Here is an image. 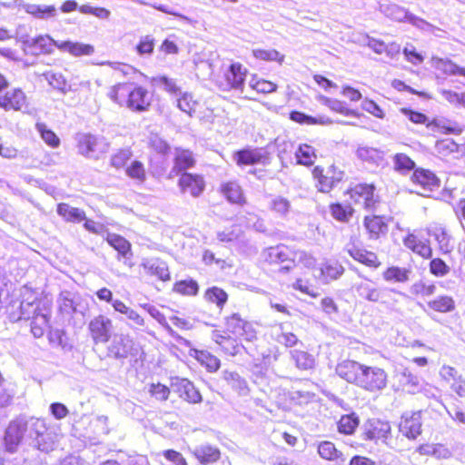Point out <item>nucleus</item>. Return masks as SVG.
Masks as SVG:
<instances>
[{"label": "nucleus", "instance_id": "obj_1", "mask_svg": "<svg viewBox=\"0 0 465 465\" xmlns=\"http://www.w3.org/2000/svg\"><path fill=\"white\" fill-rule=\"evenodd\" d=\"M108 97L120 106H126L134 112L147 111L152 100L144 87L134 83H121L112 86Z\"/></svg>", "mask_w": 465, "mask_h": 465}, {"label": "nucleus", "instance_id": "obj_2", "mask_svg": "<svg viewBox=\"0 0 465 465\" xmlns=\"http://www.w3.org/2000/svg\"><path fill=\"white\" fill-rule=\"evenodd\" d=\"M23 300L20 304V319L32 318L31 331L35 337L40 338L48 328L49 308L45 304L41 307L37 295L31 289L25 287L22 292Z\"/></svg>", "mask_w": 465, "mask_h": 465}, {"label": "nucleus", "instance_id": "obj_3", "mask_svg": "<svg viewBox=\"0 0 465 465\" xmlns=\"http://www.w3.org/2000/svg\"><path fill=\"white\" fill-rule=\"evenodd\" d=\"M29 439L34 445L43 452L52 451L58 440V434L54 430L48 428L42 419L29 418Z\"/></svg>", "mask_w": 465, "mask_h": 465}, {"label": "nucleus", "instance_id": "obj_4", "mask_svg": "<svg viewBox=\"0 0 465 465\" xmlns=\"http://www.w3.org/2000/svg\"><path fill=\"white\" fill-rule=\"evenodd\" d=\"M386 385L387 374L383 369L374 366H362L357 386L374 392L381 391Z\"/></svg>", "mask_w": 465, "mask_h": 465}, {"label": "nucleus", "instance_id": "obj_5", "mask_svg": "<svg viewBox=\"0 0 465 465\" xmlns=\"http://www.w3.org/2000/svg\"><path fill=\"white\" fill-rule=\"evenodd\" d=\"M29 419L18 418L12 420L5 430V446L9 452H15L24 436L29 438Z\"/></svg>", "mask_w": 465, "mask_h": 465}, {"label": "nucleus", "instance_id": "obj_6", "mask_svg": "<svg viewBox=\"0 0 465 465\" xmlns=\"http://www.w3.org/2000/svg\"><path fill=\"white\" fill-rule=\"evenodd\" d=\"M0 107L5 111H20L24 114L33 113L25 93L20 88H13L0 95Z\"/></svg>", "mask_w": 465, "mask_h": 465}, {"label": "nucleus", "instance_id": "obj_7", "mask_svg": "<svg viewBox=\"0 0 465 465\" xmlns=\"http://www.w3.org/2000/svg\"><path fill=\"white\" fill-rule=\"evenodd\" d=\"M113 329V321L103 314L94 317L88 323V331L94 344L108 342Z\"/></svg>", "mask_w": 465, "mask_h": 465}, {"label": "nucleus", "instance_id": "obj_8", "mask_svg": "<svg viewBox=\"0 0 465 465\" xmlns=\"http://www.w3.org/2000/svg\"><path fill=\"white\" fill-rule=\"evenodd\" d=\"M79 153L86 157H97L106 151L107 145L102 138L90 134H79L76 137Z\"/></svg>", "mask_w": 465, "mask_h": 465}, {"label": "nucleus", "instance_id": "obj_9", "mask_svg": "<svg viewBox=\"0 0 465 465\" xmlns=\"http://www.w3.org/2000/svg\"><path fill=\"white\" fill-rule=\"evenodd\" d=\"M226 329L229 332L246 341H252L256 339V330L252 324L242 320L237 313H233L226 319Z\"/></svg>", "mask_w": 465, "mask_h": 465}, {"label": "nucleus", "instance_id": "obj_10", "mask_svg": "<svg viewBox=\"0 0 465 465\" xmlns=\"http://www.w3.org/2000/svg\"><path fill=\"white\" fill-rule=\"evenodd\" d=\"M246 76V69L239 63L232 64L224 72V81L220 83V87L226 91L231 89L242 91Z\"/></svg>", "mask_w": 465, "mask_h": 465}, {"label": "nucleus", "instance_id": "obj_11", "mask_svg": "<svg viewBox=\"0 0 465 465\" xmlns=\"http://www.w3.org/2000/svg\"><path fill=\"white\" fill-rule=\"evenodd\" d=\"M178 185L183 193H189L196 198L204 191L205 182L201 175L184 173L180 177Z\"/></svg>", "mask_w": 465, "mask_h": 465}, {"label": "nucleus", "instance_id": "obj_12", "mask_svg": "<svg viewBox=\"0 0 465 465\" xmlns=\"http://www.w3.org/2000/svg\"><path fill=\"white\" fill-rule=\"evenodd\" d=\"M399 428L400 431L408 439H416L421 432L420 412L403 414Z\"/></svg>", "mask_w": 465, "mask_h": 465}, {"label": "nucleus", "instance_id": "obj_13", "mask_svg": "<svg viewBox=\"0 0 465 465\" xmlns=\"http://www.w3.org/2000/svg\"><path fill=\"white\" fill-rule=\"evenodd\" d=\"M133 345V339L129 335L115 334L108 346V354L116 359L126 358L132 351Z\"/></svg>", "mask_w": 465, "mask_h": 465}, {"label": "nucleus", "instance_id": "obj_14", "mask_svg": "<svg viewBox=\"0 0 465 465\" xmlns=\"http://www.w3.org/2000/svg\"><path fill=\"white\" fill-rule=\"evenodd\" d=\"M351 199L355 204L364 208L374 205V187L371 184H357L349 191Z\"/></svg>", "mask_w": 465, "mask_h": 465}, {"label": "nucleus", "instance_id": "obj_15", "mask_svg": "<svg viewBox=\"0 0 465 465\" xmlns=\"http://www.w3.org/2000/svg\"><path fill=\"white\" fill-rule=\"evenodd\" d=\"M391 433V425L381 420H370L364 425L365 440H386Z\"/></svg>", "mask_w": 465, "mask_h": 465}, {"label": "nucleus", "instance_id": "obj_16", "mask_svg": "<svg viewBox=\"0 0 465 465\" xmlns=\"http://www.w3.org/2000/svg\"><path fill=\"white\" fill-rule=\"evenodd\" d=\"M429 234L432 236L438 243L439 250L446 254L454 249V240L448 231L441 225L435 224L429 228Z\"/></svg>", "mask_w": 465, "mask_h": 465}, {"label": "nucleus", "instance_id": "obj_17", "mask_svg": "<svg viewBox=\"0 0 465 465\" xmlns=\"http://www.w3.org/2000/svg\"><path fill=\"white\" fill-rule=\"evenodd\" d=\"M363 364L354 361H343L336 367V373L351 383L358 384Z\"/></svg>", "mask_w": 465, "mask_h": 465}, {"label": "nucleus", "instance_id": "obj_18", "mask_svg": "<svg viewBox=\"0 0 465 465\" xmlns=\"http://www.w3.org/2000/svg\"><path fill=\"white\" fill-rule=\"evenodd\" d=\"M146 273L155 276L161 281L170 280V272L166 262L158 258L144 259L142 262Z\"/></svg>", "mask_w": 465, "mask_h": 465}, {"label": "nucleus", "instance_id": "obj_19", "mask_svg": "<svg viewBox=\"0 0 465 465\" xmlns=\"http://www.w3.org/2000/svg\"><path fill=\"white\" fill-rule=\"evenodd\" d=\"M358 294L372 302H386L385 297H386V292L382 289L377 288L372 282H361L357 288Z\"/></svg>", "mask_w": 465, "mask_h": 465}, {"label": "nucleus", "instance_id": "obj_20", "mask_svg": "<svg viewBox=\"0 0 465 465\" xmlns=\"http://www.w3.org/2000/svg\"><path fill=\"white\" fill-rule=\"evenodd\" d=\"M412 180L415 183L420 185L425 192H431L438 189L440 186V180L437 176L429 170L417 169L415 170Z\"/></svg>", "mask_w": 465, "mask_h": 465}, {"label": "nucleus", "instance_id": "obj_21", "mask_svg": "<svg viewBox=\"0 0 465 465\" xmlns=\"http://www.w3.org/2000/svg\"><path fill=\"white\" fill-rule=\"evenodd\" d=\"M173 386L177 388L180 396L185 401L191 403H198L202 401L200 392L189 380L176 378L175 381L173 382Z\"/></svg>", "mask_w": 465, "mask_h": 465}, {"label": "nucleus", "instance_id": "obj_22", "mask_svg": "<svg viewBox=\"0 0 465 465\" xmlns=\"http://www.w3.org/2000/svg\"><path fill=\"white\" fill-rule=\"evenodd\" d=\"M318 453L323 460L333 462L335 465H343L345 457L342 452L336 449L335 445L328 440H324L318 445Z\"/></svg>", "mask_w": 465, "mask_h": 465}, {"label": "nucleus", "instance_id": "obj_23", "mask_svg": "<svg viewBox=\"0 0 465 465\" xmlns=\"http://www.w3.org/2000/svg\"><path fill=\"white\" fill-rule=\"evenodd\" d=\"M57 48L62 52L69 53L74 57L92 55L94 53V45L73 41H63L57 45Z\"/></svg>", "mask_w": 465, "mask_h": 465}, {"label": "nucleus", "instance_id": "obj_24", "mask_svg": "<svg viewBox=\"0 0 465 465\" xmlns=\"http://www.w3.org/2000/svg\"><path fill=\"white\" fill-rule=\"evenodd\" d=\"M292 253L287 246L277 245L265 249L262 256L269 263H282L291 260Z\"/></svg>", "mask_w": 465, "mask_h": 465}, {"label": "nucleus", "instance_id": "obj_25", "mask_svg": "<svg viewBox=\"0 0 465 465\" xmlns=\"http://www.w3.org/2000/svg\"><path fill=\"white\" fill-rule=\"evenodd\" d=\"M113 308L115 312L126 316L130 321L129 325L133 328H143L145 325L144 319L134 309L128 307L124 302L116 299L113 302Z\"/></svg>", "mask_w": 465, "mask_h": 465}, {"label": "nucleus", "instance_id": "obj_26", "mask_svg": "<svg viewBox=\"0 0 465 465\" xmlns=\"http://www.w3.org/2000/svg\"><path fill=\"white\" fill-rule=\"evenodd\" d=\"M379 10L385 16L396 22H406L410 15V12L404 7L387 1L380 3Z\"/></svg>", "mask_w": 465, "mask_h": 465}, {"label": "nucleus", "instance_id": "obj_27", "mask_svg": "<svg viewBox=\"0 0 465 465\" xmlns=\"http://www.w3.org/2000/svg\"><path fill=\"white\" fill-rule=\"evenodd\" d=\"M193 454L202 464L213 463L220 459L221 455L218 448L209 444L195 447Z\"/></svg>", "mask_w": 465, "mask_h": 465}, {"label": "nucleus", "instance_id": "obj_28", "mask_svg": "<svg viewBox=\"0 0 465 465\" xmlns=\"http://www.w3.org/2000/svg\"><path fill=\"white\" fill-rule=\"evenodd\" d=\"M221 193L231 203L237 204L245 203L242 187L235 181L225 182L221 184Z\"/></svg>", "mask_w": 465, "mask_h": 465}, {"label": "nucleus", "instance_id": "obj_29", "mask_svg": "<svg viewBox=\"0 0 465 465\" xmlns=\"http://www.w3.org/2000/svg\"><path fill=\"white\" fill-rule=\"evenodd\" d=\"M24 10L35 18L46 20L56 16L57 9L54 5H35L25 3Z\"/></svg>", "mask_w": 465, "mask_h": 465}, {"label": "nucleus", "instance_id": "obj_30", "mask_svg": "<svg viewBox=\"0 0 465 465\" xmlns=\"http://www.w3.org/2000/svg\"><path fill=\"white\" fill-rule=\"evenodd\" d=\"M223 378L240 396H245L249 393L247 381L241 377L239 373L235 371H223Z\"/></svg>", "mask_w": 465, "mask_h": 465}, {"label": "nucleus", "instance_id": "obj_31", "mask_svg": "<svg viewBox=\"0 0 465 465\" xmlns=\"http://www.w3.org/2000/svg\"><path fill=\"white\" fill-rule=\"evenodd\" d=\"M56 211L58 215L65 222L78 223L85 220V213L84 210L73 207L65 203H59Z\"/></svg>", "mask_w": 465, "mask_h": 465}, {"label": "nucleus", "instance_id": "obj_32", "mask_svg": "<svg viewBox=\"0 0 465 465\" xmlns=\"http://www.w3.org/2000/svg\"><path fill=\"white\" fill-rule=\"evenodd\" d=\"M190 355L210 372H215L220 368V360L207 351L191 350Z\"/></svg>", "mask_w": 465, "mask_h": 465}, {"label": "nucleus", "instance_id": "obj_33", "mask_svg": "<svg viewBox=\"0 0 465 465\" xmlns=\"http://www.w3.org/2000/svg\"><path fill=\"white\" fill-rule=\"evenodd\" d=\"M343 267L338 262H327L319 269V274H315L316 278L322 279L323 282L336 280L343 273Z\"/></svg>", "mask_w": 465, "mask_h": 465}, {"label": "nucleus", "instance_id": "obj_34", "mask_svg": "<svg viewBox=\"0 0 465 465\" xmlns=\"http://www.w3.org/2000/svg\"><path fill=\"white\" fill-rule=\"evenodd\" d=\"M356 153L358 158L361 161L377 166L382 164L384 162L383 152L373 147L361 146L358 148Z\"/></svg>", "mask_w": 465, "mask_h": 465}, {"label": "nucleus", "instance_id": "obj_35", "mask_svg": "<svg viewBox=\"0 0 465 465\" xmlns=\"http://www.w3.org/2000/svg\"><path fill=\"white\" fill-rule=\"evenodd\" d=\"M106 242L118 252L119 256L124 258L132 256L131 243L123 236L116 233H107Z\"/></svg>", "mask_w": 465, "mask_h": 465}, {"label": "nucleus", "instance_id": "obj_36", "mask_svg": "<svg viewBox=\"0 0 465 465\" xmlns=\"http://www.w3.org/2000/svg\"><path fill=\"white\" fill-rule=\"evenodd\" d=\"M28 43L30 46L43 54H52L54 47H57V45L61 44V42L54 40L48 35H38L32 38Z\"/></svg>", "mask_w": 465, "mask_h": 465}, {"label": "nucleus", "instance_id": "obj_37", "mask_svg": "<svg viewBox=\"0 0 465 465\" xmlns=\"http://www.w3.org/2000/svg\"><path fill=\"white\" fill-rule=\"evenodd\" d=\"M263 158L262 153L259 150L245 149L234 153L233 159L238 165H251L260 163Z\"/></svg>", "mask_w": 465, "mask_h": 465}, {"label": "nucleus", "instance_id": "obj_38", "mask_svg": "<svg viewBox=\"0 0 465 465\" xmlns=\"http://www.w3.org/2000/svg\"><path fill=\"white\" fill-rule=\"evenodd\" d=\"M194 158L189 150L176 149L174 157L173 172H180L189 169L194 164Z\"/></svg>", "mask_w": 465, "mask_h": 465}, {"label": "nucleus", "instance_id": "obj_39", "mask_svg": "<svg viewBox=\"0 0 465 465\" xmlns=\"http://www.w3.org/2000/svg\"><path fill=\"white\" fill-rule=\"evenodd\" d=\"M400 381L403 390L411 394H415L422 389V381L408 370H404L401 373Z\"/></svg>", "mask_w": 465, "mask_h": 465}, {"label": "nucleus", "instance_id": "obj_40", "mask_svg": "<svg viewBox=\"0 0 465 465\" xmlns=\"http://www.w3.org/2000/svg\"><path fill=\"white\" fill-rule=\"evenodd\" d=\"M350 255L356 261L371 267L379 265L378 258L374 252H368L357 247H351L348 250Z\"/></svg>", "mask_w": 465, "mask_h": 465}, {"label": "nucleus", "instance_id": "obj_41", "mask_svg": "<svg viewBox=\"0 0 465 465\" xmlns=\"http://www.w3.org/2000/svg\"><path fill=\"white\" fill-rule=\"evenodd\" d=\"M364 225L371 237H378L387 231V224L381 216H367L364 220Z\"/></svg>", "mask_w": 465, "mask_h": 465}, {"label": "nucleus", "instance_id": "obj_42", "mask_svg": "<svg viewBox=\"0 0 465 465\" xmlns=\"http://www.w3.org/2000/svg\"><path fill=\"white\" fill-rule=\"evenodd\" d=\"M432 65L437 70L441 71L446 74H459L465 76V68L458 66L450 60L433 57Z\"/></svg>", "mask_w": 465, "mask_h": 465}, {"label": "nucleus", "instance_id": "obj_43", "mask_svg": "<svg viewBox=\"0 0 465 465\" xmlns=\"http://www.w3.org/2000/svg\"><path fill=\"white\" fill-rule=\"evenodd\" d=\"M411 271L406 268L391 266L386 269L382 277L386 282H406L409 281Z\"/></svg>", "mask_w": 465, "mask_h": 465}, {"label": "nucleus", "instance_id": "obj_44", "mask_svg": "<svg viewBox=\"0 0 465 465\" xmlns=\"http://www.w3.org/2000/svg\"><path fill=\"white\" fill-rule=\"evenodd\" d=\"M428 125H433L438 131L446 134H452L459 135L463 132V128L456 122L445 118L434 119L430 124H428Z\"/></svg>", "mask_w": 465, "mask_h": 465}, {"label": "nucleus", "instance_id": "obj_45", "mask_svg": "<svg viewBox=\"0 0 465 465\" xmlns=\"http://www.w3.org/2000/svg\"><path fill=\"white\" fill-rule=\"evenodd\" d=\"M318 101L328 106L331 111L340 113L343 115L350 116V115H357V113L354 110H351L347 108L344 102H341L337 99H331L323 95H320L318 97Z\"/></svg>", "mask_w": 465, "mask_h": 465}, {"label": "nucleus", "instance_id": "obj_46", "mask_svg": "<svg viewBox=\"0 0 465 465\" xmlns=\"http://www.w3.org/2000/svg\"><path fill=\"white\" fill-rule=\"evenodd\" d=\"M297 163L310 166L316 160V153L313 147L309 144H301L295 152Z\"/></svg>", "mask_w": 465, "mask_h": 465}, {"label": "nucleus", "instance_id": "obj_47", "mask_svg": "<svg viewBox=\"0 0 465 465\" xmlns=\"http://www.w3.org/2000/svg\"><path fill=\"white\" fill-rule=\"evenodd\" d=\"M43 76L54 89L63 94H66L70 90L66 79L61 73L46 72Z\"/></svg>", "mask_w": 465, "mask_h": 465}, {"label": "nucleus", "instance_id": "obj_48", "mask_svg": "<svg viewBox=\"0 0 465 465\" xmlns=\"http://www.w3.org/2000/svg\"><path fill=\"white\" fill-rule=\"evenodd\" d=\"M176 104L177 107L183 113L192 115L193 113L195 112V108L197 105L196 100L193 99L192 94L188 92L178 94L176 95Z\"/></svg>", "mask_w": 465, "mask_h": 465}, {"label": "nucleus", "instance_id": "obj_49", "mask_svg": "<svg viewBox=\"0 0 465 465\" xmlns=\"http://www.w3.org/2000/svg\"><path fill=\"white\" fill-rule=\"evenodd\" d=\"M418 451L421 455H431L439 459H446L450 457V450L441 444H423L418 448Z\"/></svg>", "mask_w": 465, "mask_h": 465}, {"label": "nucleus", "instance_id": "obj_50", "mask_svg": "<svg viewBox=\"0 0 465 465\" xmlns=\"http://www.w3.org/2000/svg\"><path fill=\"white\" fill-rule=\"evenodd\" d=\"M291 119L294 122L307 124L327 125L332 124V121L327 116L312 117L297 111L291 113Z\"/></svg>", "mask_w": 465, "mask_h": 465}, {"label": "nucleus", "instance_id": "obj_51", "mask_svg": "<svg viewBox=\"0 0 465 465\" xmlns=\"http://www.w3.org/2000/svg\"><path fill=\"white\" fill-rule=\"evenodd\" d=\"M359 425V418L355 413L342 415L338 422V430L343 434H352Z\"/></svg>", "mask_w": 465, "mask_h": 465}, {"label": "nucleus", "instance_id": "obj_52", "mask_svg": "<svg viewBox=\"0 0 465 465\" xmlns=\"http://www.w3.org/2000/svg\"><path fill=\"white\" fill-rule=\"evenodd\" d=\"M428 306L439 312H449L454 310L455 302L450 296H439L428 302Z\"/></svg>", "mask_w": 465, "mask_h": 465}, {"label": "nucleus", "instance_id": "obj_53", "mask_svg": "<svg viewBox=\"0 0 465 465\" xmlns=\"http://www.w3.org/2000/svg\"><path fill=\"white\" fill-rule=\"evenodd\" d=\"M313 177L317 179V187L322 193H328L334 186L338 180L323 174V170L320 166H316L312 171Z\"/></svg>", "mask_w": 465, "mask_h": 465}, {"label": "nucleus", "instance_id": "obj_54", "mask_svg": "<svg viewBox=\"0 0 465 465\" xmlns=\"http://www.w3.org/2000/svg\"><path fill=\"white\" fill-rule=\"evenodd\" d=\"M291 261L307 269H314L316 265V259L311 253L302 250L292 252Z\"/></svg>", "mask_w": 465, "mask_h": 465}, {"label": "nucleus", "instance_id": "obj_55", "mask_svg": "<svg viewBox=\"0 0 465 465\" xmlns=\"http://www.w3.org/2000/svg\"><path fill=\"white\" fill-rule=\"evenodd\" d=\"M35 129L40 134L42 139L46 144L52 148H56L59 146L60 139L52 130L47 128L45 124L36 123Z\"/></svg>", "mask_w": 465, "mask_h": 465}, {"label": "nucleus", "instance_id": "obj_56", "mask_svg": "<svg viewBox=\"0 0 465 465\" xmlns=\"http://www.w3.org/2000/svg\"><path fill=\"white\" fill-rule=\"evenodd\" d=\"M204 298L207 302L215 303L220 309L223 308L227 301V293L218 287H212L206 290Z\"/></svg>", "mask_w": 465, "mask_h": 465}, {"label": "nucleus", "instance_id": "obj_57", "mask_svg": "<svg viewBox=\"0 0 465 465\" xmlns=\"http://www.w3.org/2000/svg\"><path fill=\"white\" fill-rule=\"evenodd\" d=\"M125 173L128 177L136 180L138 183H143L146 178V172L142 162L134 160L126 167Z\"/></svg>", "mask_w": 465, "mask_h": 465}, {"label": "nucleus", "instance_id": "obj_58", "mask_svg": "<svg viewBox=\"0 0 465 465\" xmlns=\"http://www.w3.org/2000/svg\"><path fill=\"white\" fill-rule=\"evenodd\" d=\"M249 86L261 94H271L276 91V84L252 76L249 81Z\"/></svg>", "mask_w": 465, "mask_h": 465}, {"label": "nucleus", "instance_id": "obj_59", "mask_svg": "<svg viewBox=\"0 0 465 465\" xmlns=\"http://www.w3.org/2000/svg\"><path fill=\"white\" fill-rule=\"evenodd\" d=\"M292 355L300 369L308 370L314 366L315 360L312 355L302 351H292Z\"/></svg>", "mask_w": 465, "mask_h": 465}, {"label": "nucleus", "instance_id": "obj_60", "mask_svg": "<svg viewBox=\"0 0 465 465\" xmlns=\"http://www.w3.org/2000/svg\"><path fill=\"white\" fill-rule=\"evenodd\" d=\"M394 169L401 173L414 169L415 163L404 153H396L393 157Z\"/></svg>", "mask_w": 465, "mask_h": 465}, {"label": "nucleus", "instance_id": "obj_61", "mask_svg": "<svg viewBox=\"0 0 465 465\" xmlns=\"http://www.w3.org/2000/svg\"><path fill=\"white\" fill-rule=\"evenodd\" d=\"M460 144L452 139L438 140L435 143V150L439 154L448 156L452 153H459Z\"/></svg>", "mask_w": 465, "mask_h": 465}, {"label": "nucleus", "instance_id": "obj_62", "mask_svg": "<svg viewBox=\"0 0 465 465\" xmlns=\"http://www.w3.org/2000/svg\"><path fill=\"white\" fill-rule=\"evenodd\" d=\"M252 54L255 58L262 61H275L280 64L284 60V55L274 49H254Z\"/></svg>", "mask_w": 465, "mask_h": 465}, {"label": "nucleus", "instance_id": "obj_63", "mask_svg": "<svg viewBox=\"0 0 465 465\" xmlns=\"http://www.w3.org/2000/svg\"><path fill=\"white\" fill-rule=\"evenodd\" d=\"M435 291L436 286L434 284L427 283L422 281H419L413 283L410 288V292L411 294L422 297L430 296L434 294Z\"/></svg>", "mask_w": 465, "mask_h": 465}, {"label": "nucleus", "instance_id": "obj_64", "mask_svg": "<svg viewBox=\"0 0 465 465\" xmlns=\"http://www.w3.org/2000/svg\"><path fill=\"white\" fill-rule=\"evenodd\" d=\"M148 144L158 154L166 155L170 152V145L158 134H152Z\"/></svg>", "mask_w": 465, "mask_h": 465}]
</instances>
